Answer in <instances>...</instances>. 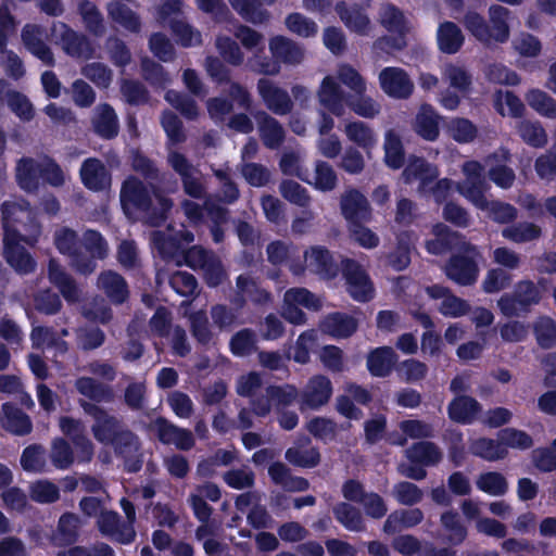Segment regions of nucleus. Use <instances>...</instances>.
Listing matches in <instances>:
<instances>
[{
    "instance_id": "nucleus-1",
    "label": "nucleus",
    "mask_w": 556,
    "mask_h": 556,
    "mask_svg": "<svg viewBox=\"0 0 556 556\" xmlns=\"http://www.w3.org/2000/svg\"><path fill=\"white\" fill-rule=\"evenodd\" d=\"M119 198L125 213H143L149 224L156 227L166 222L173 207L172 199L160 191H154V203L147 186L136 176H129L123 181Z\"/></svg>"
},
{
    "instance_id": "nucleus-2",
    "label": "nucleus",
    "mask_w": 556,
    "mask_h": 556,
    "mask_svg": "<svg viewBox=\"0 0 556 556\" xmlns=\"http://www.w3.org/2000/svg\"><path fill=\"white\" fill-rule=\"evenodd\" d=\"M489 21L473 10H468L463 16L465 29L484 46L505 43L510 36V10L501 4H492L488 10Z\"/></svg>"
},
{
    "instance_id": "nucleus-3",
    "label": "nucleus",
    "mask_w": 556,
    "mask_h": 556,
    "mask_svg": "<svg viewBox=\"0 0 556 556\" xmlns=\"http://www.w3.org/2000/svg\"><path fill=\"white\" fill-rule=\"evenodd\" d=\"M482 257L478 245L463 243L460 250L453 253L444 264L446 278L462 287L473 286L479 278V261Z\"/></svg>"
},
{
    "instance_id": "nucleus-4",
    "label": "nucleus",
    "mask_w": 556,
    "mask_h": 556,
    "mask_svg": "<svg viewBox=\"0 0 556 556\" xmlns=\"http://www.w3.org/2000/svg\"><path fill=\"white\" fill-rule=\"evenodd\" d=\"M541 299L538 286L530 279H523L515 285L511 293H504L498 299L497 307L505 317H517L529 313Z\"/></svg>"
},
{
    "instance_id": "nucleus-5",
    "label": "nucleus",
    "mask_w": 556,
    "mask_h": 556,
    "mask_svg": "<svg viewBox=\"0 0 556 556\" xmlns=\"http://www.w3.org/2000/svg\"><path fill=\"white\" fill-rule=\"evenodd\" d=\"M36 238L31 239L20 231H9L3 235V257L18 275H29L36 270L37 262L33 255L21 244L25 242L34 245Z\"/></svg>"
},
{
    "instance_id": "nucleus-6",
    "label": "nucleus",
    "mask_w": 556,
    "mask_h": 556,
    "mask_svg": "<svg viewBox=\"0 0 556 556\" xmlns=\"http://www.w3.org/2000/svg\"><path fill=\"white\" fill-rule=\"evenodd\" d=\"M341 274L346 292L356 302L367 303L375 298V286L366 269L354 258L341 260Z\"/></svg>"
},
{
    "instance_id": "nucleus-7",
    "label": "nucleus",
    "mask_w": 556,
    "mask_h": 556,
    "mask_svg": "<svg viewBox=\"0 0 556 556\" xmlns=\"http://www.w3.org/2000/svg\"><path fill=\"white\" fill-rule=\"evenodd\" d=\"M79 406L84 413L91 416L94 424L91 427L94 439L103 444H110L114 438L125 428L115 416L110 415L103 407L79 400Z\"/></svg>"
},
{
    "instance_id": "nucleus-8",
    "label": "nucleus",
    "mask_w": 556,
    "mask_h": 556,
    "mask_svg": "<svg viewBox=\"0 0 556 556\" xmlns=\"http://www.w3.org/2000/svg\"><path fill=\"white\" fill-rule=\"evenodd\" d=\"M434 238L429 239L425 243V248L429 254L440 256L448 252H457L463 243H468L466 237L458 231L452 230L447 225L438 223L432 228Z\"/></svg>"
},
{
    "instance_id": "nucleus-9",
    "label": "nucleus",
    "mask_w": 556,
    "mask_h": 556,
    "mask_svg": "<svg viewBox=\"0 0 556 556\" xmlns=\"http://www.w3.org/2000/svg\"><path fill=\"white\" fill-rule=\"evenodd\" d=\"M257 93L265 106L276 115H287L293 109V102L287 90L278 87L268 78H260L256 84Z\"/></svg>"
},
{
    "instance_id": "nucleus-10",
    "label": "nucleus",
    "mask_w": 556,
    "mask_h": 556,
    "mask_svg": "<svg viewBox=\"0 0 556 556\" xmlns=\"http://www.w3.org/2000/svg\"><path fill=\"white\" fill-rule=\"evenodd\" d=\"M381 89L395 99H408L414 91V84L405 70L401 67H384L379 74Z\"/></svg>"
},
{
    "instance_id": "nucleus-11",
    "label": "nucleus",
    "mask_w": 556,
    "mask_h": 556,
    "mask_svg": "<svg viewBox=\"0 0 556 556\" xmlns=\"http://www.w3.org/2000/svg\"><path fill=\"white\" fill-rule=\"evenodd\" d=\"M60 43L63 51L75 59L90 60L94 54V47L90 39L83 33L74 30L66 23L60 22Z\"/></svg>"
},
{
    "instance_id": "nucleus-12",
    "label": "nucleus",
    "mask_w": 556,
    "mask_h": 556,
    "mask_svg": "<svg viewBox=\"0 0 556 556\" xmlns=\"http://www.w3.org/2000/svg\"><path fill=\"white\" fill-rule=\"evenodd\" d=\"M168 164L180 176L184 191L193 199H202L204 195V187L201 181L193 176V165L189 162L185 154L173 151L168 154Z\"/></svg>"
},
{
    "instance_id": "nucleus-13",
    "label": "nucleus",
    "mask_w": 556,
    "mask_h": 556,
    "mask_svg": "<svg viewBox=\"0 0 556 556\" xmlns=\"http://www.w3.org/2000/svg\"><path fill=\"white\" fill-rule=\"evenodd\" d=\"M350 93L344 92L332 76H326L318 90V101L329 113L340 117L345 113Z\"/></svg>"
},
{
    "instance_id": "nucleus-14",
    "label": "nucleus",
    "mask_w": 556,
    "mask_h": 556,
    "mask_svg": "<svg viewBox=\"0 0 556 556\" xmlns=\"http://www.w3.org/2000/svg\"><path fill=\"white\" fill-rule=\"evenodd\" d=\"M340 207L343 217L350 225L366 223L371 218L369 202L357 189H351L341 197Z\"/></svg>"
},
{
    "instance_id": "nucleus-15",
    "label": "nucleus",
    "mask_w": 556,
    "mask_h": 556,
    "mask_svg": "<svg viewBox=\"0 0 556 556\" xmlns=\"http://www.w3.org/2000/svg\"><path fill=\"white\" fill-rule=\"evenodd\" d=\"M79 175L83 185L91 191H103L111 186V174L97 157L86 159L80 166Z\"/></svg>"
},
{
    "instance_id": "nucleus-16",
    "label": "nucleus",
    "mask_w": 556,
    "mask_h": 556,
    "mask_svg": "<svg viewBox=\"0 0 556 556\" xmlns=\"http://www.w3.org/2000/svg\"><path fill=\"white\" fill-rule=\"evenodd\" d=\"M332 391V383L327 376L315 375L309 378L303 390L301 402L311 409H318L329 402Z\"/></svg>"
},
{
    "instance_id": "nucleus-17",
    "label": "nucleus",
    "mask_w": 556,
    "mask_h": 556,
    "mask_svg": "<svg viewBox=\"0 0 556 556\" xmlns=\"http://www.w3.org/2000/svg\"><path fill=\"white\" fill-rule=\"evenodd\" d=\"M25 48L47 66H54L55 60L51 48L42 40L41 27L26 24L21 33Z\"/></svg>"
},
{
    "instance_id": "nucleus-18",
    "label": "nucleus",
    "mask_w": 556,
    "mask_h": 556,
    "mask_svg": "<svg viewBox=\"0 0 556 556\" xmlns=\"http://www.w3.org/2000/svg\"><path fill=\"white\" fill-rule=\"evenodd\" d=\"M98 287L114 305H122L129 299L126 279L114 270H103L98 277Z\"/></svg>"
},
{
    "instance_id": "nucleus-19",
    "label": "nucleus",
    "mask_w": 556,
    "mask_h": 556,
    "mask_svg": "<svg viewBox=\"0 0 556 556\" xmlns=\"http://www.w3.org/2000/svg\"><path fill=\"white\" fill-rule=\"evenodd\" d=\"M263 144L270 150L278 149L286 139V131L282 125L265 111H256L253 114Z\"/></svg>"
},
{
    "instance_id": "nucleus-20",
    "label": "nucleus",
    "mask_w": 556,
    "mask_h": 556,
    "mask_svg": "<svg viewBox=\"0 0 556 556\" xmlns=\"http://www.w3.org/2000/svg\"><path fill=\"white\" fill-rule=\"evenodd\" d=\"M482 412V405L470 395H457L447 405L448 418L459 425H471Z\"/></svg>"
},
{
    "instance_id": "nucleus-21",
    "label": "nucleus",
    "mask_w": 556,
    "mask_h": 556,
    "mask_svg": "<svg viewBox=\"0 0 556 556\" xmlns=\"http://www.w3.org/2000/svg\"><path fill=\"white\" fill-rule=\"evenodd\" d=\"M440 119L441 116L429 103L420 105L413 128L415 132L426 141L433 142L440 136Z\"/></svg>"
},
{
    "instance_id": "nucleus-22",
    "label": "nucleus",
    "mask_w": 556,
    "mask_h": 556,
    "mask_svg": "<svg viewBox=\"0 0 556 556\" xmlns=\"http://www.w3.org/2000/svg\"><path fill=\"white\" fill-rule=\"evenodd\" d=\"M308 265L323 279L332 280L341 271L333 254L324 245H313L308 253Z\"/></svg>"
},
{
    "instance_id": "nucleus-23",
    "label": "nucleus",
    "mask_w": 556,
    "mask_h": 556,
    "mask_svg": "<svg viewBox=\"0 0 556 556\" xmlns=\"http://www.w3.org/2000/svg\"><path fill=\"white\" fill-rule=\"evenodd\" d=\"M334 10L351 31L362 36L368 34L370 20L362 7L358 4L348 5L345 1H338Z\"/></svg>"
},
{
    "instance_id": "nucleus-24",
    "label": "nucleus",
    "mask_w": 556,
    "mask_h": 556,
    "mask_svg": "<svg viewBox=\"0 0 556 556\" xmlns=\"http://www.w3.org/2000/svg\"><path fill=\"white\" fill-rule=\"evenodd\" d=\"M397 362V355L391 346H379L367 355L366 366L372 377L386 378L391 375Z\"/></svg>"
},
{
    "instance_id": "nucleus-25",
    "label": "nucleus",
    "mask_w": 556,
    "mask_h": 556,
    "mask_svg": "<svg viewBox=\"0 0 556 556\" xmlns=\"http://www.w3.org/2000/svg\"><path fill=\"white\" fill-rule=\"evenodd\" d=\"M269 51L280 64L296 65L304 59L302 47L292 39L281 35L270 38Z\"/></svg>"
},
{
    "instance_id": "nucleus-26",
    "label": "nucleus",
    "mask_w": 556,
    "mask_h": 556,
    "mask_svg": "<svg viewBox=\"0 0 556 556\" xmlns=\"http://www.w3.org/2000/svg\"><path fill=\"white\" fill-rule=\"evenodd\" d=\"M48 278L49 281L55 286L62 296L68 302L74 303L78 301L79 290L75 280L55 258H50L48 263Z\"/></svg>"
},
{
    "instance_id": "nucleus-27",
    "label": "nucleus",
    "mask_w": 556,
    "mask_h": 556,
    "mask_svg": "<svg viewBox=\"0 0 556 556\" xmlns=\"http://www.w3.org/2000/svg\"><path fill=\"white\" fill-rule=\"evenodd\" d=\"M91 123L93 131L102 139L112 140L118 135V118L114 108L109 103H102L97 108Z\"/></svg>"
},
{
    "instance_id": "nucleus-28",
    "label": "nucleus",
    "mask_w": 556,
    "mask_h": 556,
    "mask_svg": "<svg viewBox=\"0 0 556 556\" xmlns=\"http://www.w3.org/2000/svg\"><path fill=\"white\" fill-rule=\"evenodd\" d=\"M321 328L333 338L346 339L357 331L358 321L346 313L333 312L325 317Z\"/></svg>"
},
{
    "instance_id": "nucleus-29",
    "label": "nucleus",
    "mask_w": 556,
    "mask_h": 556,
    "mask_svg": "<svg viewBox=\"0 0 556 556\" xmlns=\"http://www.w3.org/2000/svg\"><path fill=\"white\" fill-rule=\"evenodd\" d=\"M464 42L465 36L456 23L444 21L439 24L437 45L442 53L455 54L462 49Z\"/></svg>"
},
{
    "instance_id": "nucleus-30",
    "label": "nucleus",
    "mask_w": 556,
    "mask_h": 556,
    "mask_svg": "<svg viewBox=\"0 0 556 556\" xmlns=\"http://www.w3.org/2000/svg\"><path fill=\"white\" fill-rule=\"evenodd\" d=\"M75 388L79 394L87 397L90 403H111L114 400L112 387L98 381L92 377H79L75 381Z\"/></svg>"
},
{
    "instance_id": "nucleus-31",
    "label": "nucleus",
    "mask_w": 556,
    "mask_h": 556,
    "mask_svg": "<svg viewBox=\"0 0 556 556\" xmlns=\"http://www.w3.org/2000/svg\"><path fill=\"white\" fill-rule=\"evenodd\" d=\"M4 414L3 428L15 435H27L33 430V422L29 416L24 413L16 404L5 402L2 404Z\"/></svg>"
},
{
    "instance_id": "nucleus-32",
    "label": "nucleus",
    "mask_w": 556,
    "mask_h": 556,
    "mask_svg": "<svg viewBox=\"0 0 556 556\" xmlns=\"http://www.w3.org/2000/svg\"><path fill=\"white\" fill-rule=\"evenodd\" d=\"M380 25L392 35L407 36L408 21L404 12L393 3H383L379 9Z\"/></svg>"
},
{
    "instance_id": "nucleus-33",
    "label": "nucleus",
    "mask_w": 556,
    "mask_h": 556,
    "mask_svg": "<svg viewBox=\"0 0 556 556\" xmlns=\"http://www.w3.org/2000/svg\"><path fill=\"white\" fill-rule=\"evenodd\" d=\"M41 162L24 156L16 164V181L26 192H36L39 189Z\"/></svg>"
},
{
    "instance_id": "nucleus-34",
    "label": "nucleus",
    "mask_w": 556,
    "mask_h": 556,
    "mask_svg": "<svg viewBox=\"0 0 556 556\" xmlns=\"http://www.w3.org/2000/svg\"><path fill=\"white\" fill-rule=\"evenodd\" d=\"M344 132L351 142L370 156L378 141L371 127L362 121H354L345 125Z\"/></svg>"
},
{
    "instance_id": "nucleus-35",
    "label": "nucleus",
    "mask_w": 556,
    "mask_h": 556,
    "mask_svg": "<svg viewBox=\"0 0 556 556\" xmlns=\"http://www.w3.org/2000/svg\"><path fill=\"white\" fill-rule=\"evenodd\" d=\"M405 456L410 463H419L424 466H435L442 460L440 447L431 441H418L406 451Z\"/></svg>"
},
{
    "instance_id": "nucleus-36",
    "label": "nucleus",
    "mask_w": 556,
    "mask_h": 556,
    "mask_svg": "<svg viewBox=\"0 0 556 556\" xmlns=\"http://www.w3.org/2000/svg\"><path fill=\"white\" fill-rule=\"evenodd\" d=\"M97 528L99 532L114 542L123 545L131 544L132 542L126 541L122 535L124 533V520L121 515L115 510H102L97 519Z\"/></svg>"
},
{
    "instance_id": "nucleus-37",
    "label": "nucleus",
    "mask_w": 556,
    "mask_h": 556,
    "mask_svg": "<svg viewBox=\"0 0 556 556\" xmlns=\"http://www.w3.org/2000/svg\"><path fill=\"white\" fill-rule=\"evenodd\" d=\"M77 12L86 29L96 37H101L105 33L104 17L97 7L90 0H80L77 4Z\"/></svg>"
},
{
    "instance_id": "nucleus-38",
    "label": "nucleus",
    "mask_w": 556,
    "mask_h": 556,
    "mask_svg": "<svg viewBox=\"0 0 556 556\" xmlns=\"http://www.w3.org/2000/svg\"><path fill=\"white\" fill-rule=\"evenodd\" d=\"M336 520L349 531L362 532L366 529L361 510L348 502H339L332 507Z\"/></svg>"
},
{
    "instance_id": "nucleus-39",
    "label": "nucleus",
    "mask_w": 556,
    "mask_h": 556,
    "mask_svg": "<svg viewBox=\"0 0 556 556\" xmlns=\"http://www.w3.org/2000/svg\"><path fill=\"white\" fill-rule=\"evenodd\" d=\"M228 2L245 22L260 25L270 18L268 10L262 8V0H228Z\"/></svg>"
},
{
    "instance_id": "nucleus-40",
    "label": "nucleus",
    "mask_w": 556,
    "mask_h": 556,
    "mask_svg": "<svg viewBox=\"0 0 556 556\" xmlns=\"http://www.w3.org/2000/svg\"><path fill=\"white\" fill-rule=\"evenodd\" d=\"M109 17L130 33L141 30V20L139 15L123 2H110L108 4Z\"/></svg>"
},
{
    "instance_id": "nucleus-41",
    "label": "nucleus",
    "mask_w": 556,
    "mask_h": 556,
    "mask_svg": "<svg viewBox=\"0 0 556 556\" xmlns=\"http://www.w3.org/2000/svg\"><path fill=\"white\" fill-rule=\"evenodd\" d=\"M469 452L476 456L488 462H495L504 459L508 451L503 446L501 441L490 438H478L471 441Z\"/></svg>"
},
{
    "instance_id": "nucleus-42",
    "label": "nucleus",
    "mask_w": 556,
    "mask_h": 556,
    "mask_svg": "<svg viewBox=\"0 0 556 556\" xmlns=\"http://www.w3.org/2000/svg\"><path fill=\"white\" fill-rule=\"evenodd\" d=\"M542 228L531 222L511 223L502 230V237L514 243H526L538 240Z\"/></svg>"
},
{
    "instance_id": "nucleus-43",
    "label": "nucleus",
    "mask_w": 556,
    "mask_h": 556,
    "mask_svg": "<svg viewBox=\"0 0 556 556\" xmlns=\"http://www.w3.org/2000/svg\"><path fill=\"white\" fill-rule=\"evenodd\" d=\"M403 176L407 181L419 179L422 186H428L437 179L438 173L437 169L431 168L424 157L410 155L403 170Z\"/></svg>"
},
{
    "instance_id": "nucleus-44",
    "label": "nucleus",
    "mask_w": 556,
    "mask_h": 556,
    "mask_svg": "<svg viewBox=\"0 0 556 556\" xmlns=\"http://www.w3.org/2000/svg\"><path fill=\"white\" fill-rule=\"evenodd\" d=\"M440 522L442 528L448 532L446 540L452 545H460L468 536V530L462 522L459 514L450 509L441 514Z\"/></svg>"
},
{
    "instance_id": "nucleus-45",
    "label": "nucleus",
    "mask_w": 556,
    "mask_h": 556,
    "mask_svg": "<svg viewBox=\"0 0 556 556\" xmlns=\"http://www.w3.org/2000/svg\"><path fill=\"white\" fill-rule=\"evenodd\" d=\"M384 163L392 169H400L405 164V151L401 137L394 130H388L384 138Z\"/></svg>"
},
{
    "instance_id": "nucleus-46",
    "label": "nucleus",
    "mask_w": 556,
    "mask_h": 556,
    "mask_svg": "<svg viewBox=\"0 0 556 556\" xmlns=\"http://www.w3.org/2000/svg\"><path fill=\"white\" fill-rule=\"evenodd\" d=\"M236 286L239 293H243L249 301L256 305H264L271 301V294L260 286V283L249 275H239L236 279Z\"/></svg>"
},
{
    "instance_id": "nucleus-47",
    "label": "nucleus",
    "mask_w": 556,
    "mask_h": 556,
    "mask_svg": "<svg viewBox=\"0 0 556 556\" xmlns=\"http://www.w3.org/2000/svg\"><path fill=\"white\" fill-rule=\"evenodd\" d=\"M79 517L71 511L62 514L56 526V539L61 545H73L79 538Z\"/></svg>"
},
{
    "instance_id": "nucleus-48",
    "label": "nucleus",
    "mask_w": 556,
    "mask_h": 556,
    "mask_svg": "<svg viewBox=\"0 0 556 556\" xmlns=\"http://www.w3.org/2000/svg\"><path fill=\"white\" fill-rule=\"evenodd\" d=\"M526 101L540 115L552 119L556 118V100L547 92L531 89L526 94Z\"/></svg>"
},
{
    "instance_id": "nucleus-49",
    "label": "nucleus",
    "mask_w": 556,
    "mask_h": 556,
    "mask_svg": "<svg viewBox=\"0 0 556 556\" xmlns=\"http://www.w3.org/2000/svg\"><path fill=\"white\" fill-rule=\"evenodd\" d=\"M533 334L541 349L554 348L556 345V320L548 316L539 317L533 324Z\"/></svg>"
},
{
    "instance_id": "nucleus-50",
    "label": "nucleus",
    "mask_w": 556,
    "mask_h": 556,
    "mask_svg": "<svg viewBox=\"0 0 556 556\" xmlns=\"http://www.w3.org/2000/svg\"><path fill=\"white\" fill-rule=\"evenodd\" d=\"M484 212L491 220L501 225H508L514 223L518 217L517 208L507 202L501 200H489L488 205L483 206Z\"/></svg>"
},
{
    "instance_id": "nucleus-51",
    "label": "nucleus",
    "mask_w": 556,
    "mask_h": 556,
    "mask_svg": "<svg viewBox=\"0 0 556 556\" xmlns=\"http://www.w3.org/2000/svg\"><path fill=\"white\" fill-rule=\"evenodd\" d=\"M285 457L291 465L300 468H315L320 463V452L315 446L305 450L289 447L285 453Z\"/></svg>"
},
{
    "instance_id": "nucleus-52",
    "label": "nucleus",
    "mask_w": 556,
    "mask_h": 556,
    "mask_svg": "<svg viewBox=\"0 0 556 556\" xmlns=\"http://www.w3.org/2000/svg\"><path fill=\"white\" fill-rule=\"evenodd\" d=\"M266 391L277 412L291 406L299 396L296 387L289 383L281 386L270 384L266 388Z\"/></svg>"
},
{
    "instance_id": "nucleus-53",
    "label": "nucleus",
    "mask_w": 556,
    "mask_h": 556,
    "mask_svg": "<svg viewBox=\"0 0 556 556\" xmlns=\"http://www.w3.org/2000/svg\"><path fill=\"white\" fill-rule=\"evenodd\" d=\"M458 192L471 202L477 208L483 210L488 205L485 191L488 184L484 180L462 181L457 185Z\"/></svg>"
},
{
    "instance_id": "nucleus-54",
    "label": "nucleus",
    "mask_w": 556,
    "mask_h": 556,
    "mask_svg": "<svg viewBox=\"0 0 556 556\" xmlns=\"http://www.w3.org/2000/svg\"><path fill=\"white\" fill-rule=\"evenodd\" d=\"M518 135L528 146L543 148L547 142V135L539 122L521 121L517 128Z\"/></svg>"
},
{
    "instance_id": "nucleus-55",
    "label": "nucleus",
    "mask_w": 556,
    "mask_h": 556,
    "mask_svg": "<svg viewBox=\"0 0 556 556\" xmlns=\"http://www.w3.org/2000/svg\"><path fill=\"white\" fill-rule=\"evenodd\" d=\"M477 488L492 496H503L508 490L506 478L497 471L483 472L477 479Z\"/></svg>"
},
{
    "instance_id": "nucleus-56",
    "label": "nucleus",
    "mask_w": 556,
    "mask_h": 556,
    "mask_svg": "<svg viewBox=\"0 0 556 556\" xmlns=\"http://www.w3.org/2000/svg\"><path fill=\"white\" fill-rule=\"evenodd\" d=\"M5 98L10 110L22 121L29 122L34 118V106L24 93L10 89L7 91Z\"/></svg>"
},
{
    "instance_id": "nucleus-57",
    "label": "nucleus",
    "mask_w": 556,
    "mask_h": 556,
    "mask_svg": "<svg viewBox=\"0 0 556 556\" xmlns=\"http://www.w3.org/2000/svg\"><path fill=\"white\" fill-rule=\"evenodd\" d=\"M165 99L187 119L193 121L198 117V104L190 96L179 91L168 90L165 94Z\"/></svg>"
},
{
    "instance_id": "nucleus-58",
    "label": "nucleus",
    "mask_w": 556,
    "mask_h": 556,
    "mask_svg": "<svg viewBox=\"0 0 556 556\" xmlns=\"http://www.w3.org/2000/svg\"><path fill=\"white\" fill-rule=\"evenodd\" d=\"M450 136L458 143L472 142L478 135L477 126L465 117L451 119L447 125Z\"/></svg>"
},
{
    "instance_id": "nucleus-59",
    "label": "nucleus",
    "mask_w": 556,
    "mask_h": 556,
    "mask_svg": "<svg viewBox=\"0 0 556 556\" xmlns=\"http://www.w3.org/2000/svg\"><path fill=\"white\" fill-rule=\"evenodd\" d=\"M307 431L317 440L327 443L336 439L337 424L327 417H313L306 425Z\"/></svg>"
},
{
    "instance_id": "nucleus-60",
    "label": "nucleus",
    "mask_w": 556,
    "mask_h": 556,
    "mask_svg": "<svg viewBox=\"0 0 556 556\" xmlns=\"http://www.w3.org/2000/svg\"><path fill=\"white\" fill-rule=\"evenodd\" d=\"M513 276L501 267L491 268L486 271L481 288L488 294L497 293L510 286Z\"/></svg>"
},
{
    "instance_id": "nucleus-61",
    "label": "nucleus",
    "mask_w": 556,
    "mask_h": 556,
    "mask_svg": "<svg viewBox=\"0 0 556 556\" xmlns=\"http://www.w3.org/2000/svg\"><path fill=\"white\" fill-rule=\"evenodd\" d=\"M497 438L505 448L528 450L533 446L532 437L526 431L516 428L501 429Z\"/></svg>"
},
{
    "instance_id": "nucleus-62",
    "label": "nucleus",
    "mask_w": 556,
    "mask_h": 556,
    "mask_svg": "<svg viewBox=\"0 0 556 556\" xmlns=\"http://www.w3.org/2000/svg\"><path fill=\"white\" fill-rule=\"evenodd\" d=\"M216 48L222 59L232 65L240 66L244 61V54L238 42L228 36H219L216 38Z\"/></svg>"
},
{
    "instance_id": "nucleus-63",
    "label": "nucleus",
    "mask_w": 556,
    "mask_h": 556,
    "mask_svg": "<svg viewBox=\"0 0 556 556\" xmlns=\"http://www.w3.org/2000/svg\"><path fill=\"white\" fill-rule=\"evenodd\" d=\"M51 462L58 469H68L74 463V453L70 443L63 438H55L52 441Z\"/></svg>"
},
{
    "instance_id": "nucleus-64",
    "label": "nucleus",
    "mask_w": 556,
    "mask_h": 556,
    "mask_svg": "<svg viewBox=\"0 0 556 556\" xmlns=\"http://www.w3.org/2000/svg\"><path fill=\"white\" fill-rule=\"evenodd\" d=\"M118 457H130L138 453V437L128 428H124L110 443Z\"/></svg>"
}]
</instances>
